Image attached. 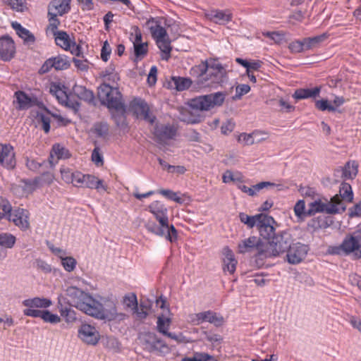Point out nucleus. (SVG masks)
Listing matches in <instances>:
<instances>
[{
  "mask_svg": "<svg viewBox=\"0 0 361 361\" xmlns=\"http://www.w3.org/2000/svg\"><path fill=\"white\" fill-rule=\"evenodd\" d=\"M238 249L240 253H245L255 250L257 251L255 256L257 258L259 259L265 258L259 255L260 251L264 250L262 247L260 239L257 237L251 236L244 240H242V242L238 245Z\"/></svg>",
  "mask_w": 361,
  "mask_h": 361,
  "instance_id": "19",
  "label": "nucleus"
},
{
  "mask_svg": "<svg viewBox=\"0 0 361 361\" xmlns=\"http://www.w3.org/2000/svg\"><path fill=\"white\" fill-rule=\"evenodd\" d=\"M75 187H85L90 189H96L98 191H106L107 186L104 184L102 180L90 174H83L81 172L77 174Z\"/></svg>",
  "mask_w": 361,
  "mask_h": 361,
  "instance_id": "13",
  "label": "nucleus"
},
{
  "mask_svg": "<svg viewBox=\"0 0 361 361\" xmlns=\"http://www.w3.org/2000/svg\"><path fill=\"white\" fill-rule=\"evenodd\" d=\"M73 92L78 99L89 104H92L94 102V92L92 90H87L85 86L75 85L73 87Z\"/></svg>",
  "mask_w": 361,
  "mask_h": 361,
  "instance_id": "29",
  "label": "nucleus"
},
{
  "mask_svg": "<svg viewBox=\"0 0 361 361\" xmlns=\"http://www.w3.org/2000/svg\"><path fill=\"white\" fill-rule=\"evenodd\" d=\"M190 318L191 322L196 325L204 322H208L216 327H220L225 322V319L223 316L211 310L193 314L190 316Z\"/></svg>",
  "mask_w": 361,
  "mask_h": 361,
  "instance_id": "12",
  "label": "nucleus"
},
{
  "mask_svg": "<svg viewBox=\"0 0 361 361\" xmlns=\"http://www.w3.org/2000/svg\"><path fill=\"white\" fill-rule=\"evenodd\" d=\"M176 133V129L169 125H156L154 129V135L159 141L172 139Z\"/></svg>",
  "mask_w": 361,
  "mask_h": 361,
  "instance_id": "27",
  "label": "nucleus"
},
{
  "mask_svg": "<svg viewBox=\"0 0 361 361\" xmlns=\"http://www.w3.org/2000/svg\"><path fill=\"white\" fill-rule=\"evenodd\" d=\"M257 133L255 132L250 134L241 133L238 137V141L246 145H252L255 143L253 135H257Z\"/></svg>",
  "mask_w": 361,
  "mask_h": 361,
  "instance_id": "64",
  "label": "nucleus"
},
{
  "mask_svg": "<svg viewBox=\"0 0 361 361\" xmlns=\"http://www.w3.org/2000/svg\"><path fill=\"white\" fill-rule=\"evenodd\" d=\"M309 207L307 211L309 216L319 212H325L329 214H338L344 212L346 208L345 203L339 202L338 196H334L330 201L327 200H325V201L322 200H314L309 204Z\"/></svg>",
  "mask_w": 361,
  "mask_h": 361,
  "instance_id": "7",
  "label": "nucleus"
},
{
  "mask_svg": "<svg viewBox=\"0 0 361 361\" xmlns=\"http://www.w3.org/2000/svg\"><path fill=\"white\" fill-rule=\"evenodd\" d=\"M0 164L7 169H13L16 166L15 152L10 144L0 143Z\"/></svg>",
  "mask_w": 361,
  "mask_h": 361,
  "instance_id": "17",
  "label": "nucleus"
},
{
  "mask_svg": "<svg viewBox=\"0 0 361 361\" xmlns=\"http://www.w3.org/2000/svg\"><path fill=\"white\" fill-rule=\"evenodd\" d=\"M212 61L209 63L207 61H202L199 65L195 66L190 70V74L197 78V82L198 85L202 86V83H204L207 80L209 69L210 68V64Z\"/></svg>",
  "mask_w": 361,
  "mask_h": 361,
  "instance_id": "25",
  "label": "nucleus"
},
{
  "mask_svg": "<svg viewBox=\"0 0 361 361\" xmlns=\"http://www.w3.org/2000/svg\"><path fill=\"white\" fill-rule=\"evenodd\" d=\"M294 212L295 216L300 220L308 216L305 211V202L304 200H298L294 206Z\"/></svg>",
  "mask_w": 361,
  "mask_h": 361,
  "instance_id": "54",
  "label": "nucleus"
},
{
  "mask_svg": "<svg viewBox=\"0 0 361 361\" xmlns=\"http://www.w3.org/2000/svg\"><path fill=\"white\" fill-rule=\"evenodd\" d=\"M205 17L219 25H225L232 20L233 15L229 10H211L205 13Z\"/></svg>",
  "mask_w": 361,
  "mask_h": 361,
  "instance_id": "22",
  "label": "nucleus"
},
{
  "mask_svg": "<svg viewBox=\"0 0 361 361\" xmlns=\"http://www.w3.org/2000/svg\"><path fill=\"white\" fill-rule=\"evenodd\" d=\"M192 84L190 79L187 78L176 77L171 78L170 85L174 87L178 91H183L188 89Z\"/></svg>",
  "mask_w": 361,
  "mask_h": 361,
  "instance_id": "38",
  "label": "nucleus"
},
{
  "mask_svg": "<svg viewBox=\"0 0 361 361\" xmlns=\"http://www.w3.org/2000/svg\"><path fill=\"white\" fill-rule=\"evenodd\" d=\"M57 307L62 317L67 323H73L76 321V312L71 308L69 304L65 302V298L59 297Z\"/></svg>",
  "mask_w": 361,
  "mask_h": 361,
  "instance_id": "24",
  "label": "nucleus"
},
{
  "mask_svg": "<svg viewBox=\"0 0 361 361\" xmlns=\"http://www.w3.org/2000/svg\"><path fill=\"white\" fill-rule=\"evenodd\" d=\"M17 106L16 108L18 110H25L32 106V99L24 92L17 91L15 92Z\"/></svg>",
  "mask_w": 361,
  "mask_h": 361,
  "instance_id": "33",
  "label": "nucleus"
},
{
  "mask_svg": "<svg viewBox=\"0 0 361 361\" xmlns=\"http://www.w3.org/2000/svg\"><path fill=\"white\" fill-rule=\"evenodd\" d=\"M109 111L116 126L122 130L126 129L128 128V123L126 121V106L125 103L122 104L121 109H112Z\"/></svg>",
  "mask_w": 361,
  "mask_h": 361,
  "instance_id": "26",
  "label": "nucleus"
},
{
  "mask_svg": "<svg viewBox=\"0 0 361 361\" xmlns=\"http://www.w3.org/2000/svg\"><path fill=\"white\" fill-rule=\"evenodd\" d=\"M171 320L169 317H164L163 314L157 317V329L161 334H164L169 331L171 326Z\"/></svg>",
  "mask_w": 361,
  "mask_h": 361,
  "instance_id": "44",
  "label": "nucleus"
},
{
  "mask_svg": "<svg viewBox=\"0 0 361 361\" xmlns=\"http://www.w3.org/2000/svg\"><path fill=\"white\" fill-rule=\"evenodd\" d=\"M11 26L16 30L17 35L23 39L24 43L30 44L35 42V37L34 35L27 29L23 27L19 23L13 22Z\"/></svg>",
  "mask_w": 361,
  "mask_h": 361,
  "instance_id": "32",
  "label": "nucleus"
},
{
  "mask_svg": "<svg viewBox=\"0 0 361 361\" xmlns=\"http://www.w3.org/2000/svg\"><path fill=\"white\" fill-rule=\"evenodd\" d=\"M53 66L56 70H65L68 68L70 63L65 56L51 57Z\"/></svg>",
  "mask_w": 361,
  "mask_h": 361,
  "instance_id": "47",
  "label": "nucleus"
},
{
  "mask_svg": "<svg viewBox=\"0 0 361 361\" xmlns=\"http://www.w3.org/2000/svg\"><path fill=\"white\" fill-rule=\"evenodd\" d=\"M156 43L161 51V59L168 61L171 57V51L172 50L169 37H168L165 39L157 40Z\"/></svg>",
  "mask_w": 361,
  "mask_h": 361,
  "instance_id": "37",
  "label": "nucleus"
},
{
  "mask_svg": "<svg viewBox=\"0 0 361 361\" xmlns=\"http://www.w3.org/2000/svg\"><path fill=\"white\" fill-rule=\"evenodd\" d=\"M78 338L87 345H96L100 339V334L94 326L83 324L78 329Z\"/></svg>",
  "mask_w": 361,
  "mask_h": 361,
  "instance_id": "15",
  "label": "nucleus"
},
{
  "mask_svg": "<svg viewBox=\"0 0 361 361\" xmlns=\"http://www.w3.org/2000/svg\"><path fill=\"white\" fill-rule=\"evenodd\" d=\"M61 264L66 271L71 272L75 267L76 260L72 257H61Z\"/></svg>",
  "mask_w": 361,
  "mask_h": 361,
  "instance_id": "61",
  "label": "nucleus"
},
{
  "mask_svg": "<svg viewBox=\"0 0 361 361\" xmlns=\"http://www.w3.org/2000/svg\"><path fill=\"white\" fill-rule=\"evenodd\" d=\"M16 241V238L13 235L8 233H0V246L11 249L14 246Z\"/></svg>",
  "mask_w": 361,
  "mask_h": 361,
  "instance_id": "46",
  "label": "nucleus"
},
{
  "mask_svg": "<svg viewBox=\"0 0 361 361\" xmlns=\"http://www.w3.org/2000/svg\"><path fill=\"white\" fill-rule=\"evenodd\" d=\"M149 211L154 215L161 226H167L168 209L164 204L159 201H154L149 206Z\"/></svg>",
  "mask_w": 361,
  "mask_h": 361,
  "instance_id": "21",
  "label": "nucleus"
},
{
  "mask_svg": "<svg viewBox=\"0 0 361 361\" xmlns=\"http://www.w3.org/2000/svg\"><path fill=\"white\" fill-rule=\"evenodd\" d=\"M38 183V178L20 179L18 183L12 184L11 190L18 197H27L36 190Z\"/></svg>",
  "mask_w": 361,
  "mask_h": 361,
  "instance_id": "11",
  "label": "nucleus"
},
{
  "mask_svg": "<svg viewBox=\"0 0 361 361\" xmlns=\"http://www.w3.org/2000/svg\"><path fill=\"white\" fill-rule=\"evenodd\" d=\"M288 48L293 53H300L306 51L303 39L292 42L289 44Z\"/></svg>",
  "mask_w": 361,
  "mask_h": 361,
  "instance_id": "60",
  "label": "nucleus"
},
{
  "mask_svg": "<svg viewBox=\"0 0 361 361\" xmlns=\"http://www.w3.org/2000/svg\"><path fill=\"white\" fill-rule=\"evenodd\" d=\"M22 304L27 307L23 310V314L27 317H31V315L27 314V312L40 311L39 310H37V308H48L52 305V302L49 298L35 297L24 300Z\"/></svg>",
  "mask_w": 361,
  "mask_h": 361,
  "instance_id": "18",
  "label": "nucleus"
},
{
  "mask_svg": "<svg viewBox=\"0 0 361 361\" xmlns=\"http://www.w3.org/2000/svg\"><path fill=\"white\" fill-rule=\"evenodd\" d=\"M239 218L242 223H244L250 228L257 226L259 220L257 214L255 216H248L245 213H240Z\"/></svg>",
  "mask_w": 361,
  "mask_h": 361,
  "instance_id": "48",
  "label": "nucleus"
},
{
  "mask_svg": "<svg viewBox=\"0 0 361 361\" xmlns=\"http://www.w3.org/2000/svg\"><path fill=\"white\" fill-rule=\"evenodd\" d=\"M329 37L327 33H323L320 35L314 36L312 37L303 38L305 43V48L306 51L315 49L324 41Z\"/></svg>",
  "mask_w": 361,
  "mask_h": 361,
  "instance_id": "35",
  "label": "nucleus"
},
{
  "mask_svg": "<svg viewBox=\"0 0 361 361\" xmlns=\"http://www.w3.org/2000/svg\"><path fill=\"white\" fill-rule=\"evenodd\" d=\"M92 131L99 137L106 138L109 133V127L106 122H97L94 124Z\"/></svg>",
  "mask_w": 361,
  "mask_h": 361,
  "instance_id": "40",
  "label": "nucleus"
},
{
  "mask_svg": "<svg viewBox=\"0 0 361 361\" xmlns=\"http://www.w3.org/2000/svg\"><path fill=\"white\" fill-rule=\"evenodd\" d=\"M53 35L58 46L66 50L70 48L69 36L65 31H60L54 33Z\"/></svg>",
  "mask_w": 361,
  "mask_h": 361,
  "instance_id": "42",
  "label": "nucleus"
},
{
  "mask_svg": "<svg viewBox=\"0 0 361 361\" xmlns=\"http://www.w3.org/2000/svg\"><path fill=\"white\" fill-rule=\"evenodd\" d=\"M224 258L223 259L224 271H228L230 274H233L235 271L237 261L235 260L233 252L228 248L224 249Z\"/></svg>",
  "mask_w": 361,
  "mask_h": 361,
  "instance_id": "31",
  "label": "nucleus"
},
{
  "mask_svg": "<svg viewBox=\"0 0 361 361\" xmlns=\"http://www.w3.org/2000/svg\"><path fill=\"white\" fill-rule=\"evenodd\" d=\"M238 188L243 192L248 194L250 196H254L256 195L257 191H259L264 188H276L277 191L281 190L283 189V185L281 184H275L271 182H260L255 185H252L251 188H249L245 185H238Z\"/></svg>",
  "mask_w": 361,
  "mask_h": 361,
  "instance_id": "23",
  "label": "nucleus"
},
{
  "mask_svg": "<svg viewBox=\"0 0 361 361\" xmlns=\"http://www.w3.org/2000/svg\"><path fill=\"white\" fill-rule=\"evenodd\" d=\"M16 53L13 40L9 36L0 38V57L3 61H10Z\"/></svg>",
  "mask_w": 361,
  "mask_h": 361,
  "instance_id": "20",
  "label": "nucleus"
},
{
  "mask_svg": "<svg viewBox=\"0 0 361 361\" xmlns=\"http://www.w3.org/2000/svg\"><path fill=\"white\" fill-rule=\"evenodd\" d=\"M334 221L331 216H319L312 219L307 224V227L312 231L325 229L332 225Z\"/></svg>",
  "mask_w": 361,
  "mask_h": 361,
  "instance_id": "28",
  "label": "nucleus"
},
{
  "mask_svg": "<svg viewBox=\"0 0 361 361\" xmlns=\"http://www.w3.org/2000/svg\"><path fill=\"white\" fill-rule=\"evenodd\" d=\"M226 96V93L218 92L192 99L189 102L190 110L183 108L180 109L179 119L187 123H198L202 121V116L197 111H208L216 106H221Z\"/></svg>",
  "mask_w": 361,
  "mask_h": 361,
  "instance_id": "2",
  "label": "nucleus"
},
{
  "mask_svg": "<svg viewBox=\"0 0 361 361\" xmlns=\"http://www.w3.org/2000/svg\"><path fill=\"white\" fill-rule=\"evenodd\" d=\"M137 339L142 348L149 353L165 355L170 352L168 345L154 332H141Z\"/></svg>",
  "mask_w": 361,
  "mask_h": 361,
  "instance_id": "5",
  "label": "nucleus"
},
{
  "mask_svg": "<svg viewBox=\"0 0 361 361\" xmlns=\"http://www.w3.org/2000/svg\"><path fill=\"white\" fill-rule=\"evenodd\" d=\"M207 80L202 83L203 87H216L223 86L228 81V76L225 68L219 63L212 61L207 74Z\"/></svg>",
  "mask_w": 361,
  "mask_h": 361,
  "instance_id": "8",
  "label": "nucleus"
},
{
  "mask_svg": "<svg viewBox=\"0 0 361 361\" xmlns=\"http://www.w3.org/2000/svg\"><path fill=\"white\" fill-rule=\"evenodd\" d=\"M50 92L56 97L59 102L61 104L65 100H67V97L69 95L59 85H55L51 87Z\"/></svg>",
  "mask_w": 361,
  "mask_h": 361,
  "instance_id": "53",
  "label": "nucleus"
},
{
  "mask_svg": "<svg viewBox=\"0 0 361 361\" xmlns=\"http://www.w3.org/2000/svg\"><path fill=\"white\" fill-rule=\"evenodd\" d=\"M123 302L128 307L135 309L136 310V311H137V297L135 294L125 296L123 299ZM137 312L139 314H143V317H145L147 314V313L145 312Z\"/></svg>",
  "mask_w": 361,
  "mask_h": 361,
  "instance_id": "50",
  "label": "nucleus"
},
{
  "mask_svg": "<svg viewBox=\"0 0 361 361\" xmlns=\"http://www.w3.org/2000/svg\"><path fill=\"white\" fill-rule=\"evenodd\" d=\"M29 212L23 208L11 209L9 212L8 220L13 222V224L22 230H26L30 227L29 223Z\"/></svg>",
  "mask_w": 361,
  "mask_h": 361,
  "instance_id": "16",
  "label": "nucleus"
},
{
  "mask_svg": "<svg viewBox=\"0 0 361 361\" xmlns=\"http://www.w3.org/2000/svg\"><path fill=\"white\" fill-rule=\"evenodd\" d=\"M335 196L338 197V200L341 202L344 203L345 201L351 202L353 199V193L350 185L343 182L340 186L339 194H336Z\"/></svg>",
  "mask_w": 361,
  "mask_h": 361,
  "instance_id": "34",
  "label": "nucleus"
},
{
  "mask_svg": "<svg viewBox=\"0 0 361 361\" xmlns=\"http://www.w3.org/2000/svg\"><path fill=\"white\" fill-rule=\"evenodd\" d=\"M129 111H132L137 118H142L150 124H153L156 120L155 116L150 114L147 102L140 98H135L130 102Z\"/></svg>",
  "mask_w": 361,
  "mask_h": 361,
  "instance_id": "9",
  "label": "nucleus"
},
{
  "mask_svg": "<svg viewBox=\"0 0 361 361\" xmlns=\"http://www.w3.org/2000/svg\"><path fill=\"white\" fill-rule=\"evenodd\" d=\"M308 250L307 245L305 244L301 243H292L286 252L288 262L291 264H299L305 258Z\"/></svg>",
  "mask_w": 361,
  "mask_h": 361,
  "instance_id": "14",
  "label": "nucleus"
},
{
  "mask_svg": "<svg viewBox=\"0 0 361 361\" xmlns=\"http://www.w3.org/2000/svg\"><path fill=\"white\" fill-rule=\"evenodd\" d=\"M27 314L31 315V317H40L44 322L50 324H58L61 321L59 315L53 314L49 310L29 311Z\"/></svg>",
  "mask_w": 361,
  "mask_h": 361,
  "instance_id": "30",
  "label": "nucleus"
},
{
  "mask_svg": "<svg viewBox=\"0 0 361 361\" xmlns=\"http://www.w3.org/2000/svg\"><path fill=\"white\" fill-rule=\"evenodd\" d=\"M66 292L73 306L95 319L121 322L126 317V314L117 312L116 305L112 301L102 304L89 293L74 286L68 288Z\"/></svg>",
  "mask_w": 361,
  "mask_h": 361,
  "instance_id": "1",
  "label": "nucleus"
},
{
  "mask_svg": "<svg viewBox=\"0 0 361 361\" xmlns=\"http://www.w3.org/2000/svg\"><path fill=\"white\" fill-rule=\"evenodd\" d=\"M146 228L148 231L154 233L155 235L159 236L164 235V228H167L166 226H163L159 224V226L157 225L154 222H147L145 225Z\"/></svg>",
  "mask_w": 361,
  "mask_h": 361,
  "instance_id": "56",
  "label": "nucleus"
},
{
  "mask_svg": "<svg viewBox=\"0 0 361 361\" xmlns=\"http://www.w3.org/2000/svg\"><path fill=\"white\" fill-rule=\"evenodd\" d=\"M133 46L136 59L141 60L147 54V43H133Z\"/></svg>",
  "mask_w": 361,
  "mask_h": 361,
  "instance_id": "51",
  "label": "nucleus"
},
{
  "mask_svg": "<svg viewBox=\"0 0 361 361\" xmlns=\"http://www.w3.org/2000/svg\"><path fill=\"white\" fill-rule=\"evenodd\" d=\"M54 155L56 156L57 159H66L69 157L68 151L60 145H54L52 147L51 152V157L53 158Z\"/></svg>",
  "mask_w": 361,
  "mask_h": 361,
  "instance_id": "52",
  "label": "nucleus"
},
{
  "mask_svg": "<svg viewBox=\"0 0 361 361\" xmlns=\"http://www.w3.org/2000/svg\"><path fill=\"white\" fill-rule=\"evenodd\" d=\"M97 96L101 104L109 110L112 109H121L124 103L123 96L117 87L104 82L97 89Z\"/></svg>",
  "mask_w": 361,
  "mask_h": 361,
  "instance_id": "3",
  "label": "nucleus"
},
{
  "mask_svg": "<svg viewBox=\"0 0 361 361\" xmlns=\"http://www.w3.org/2000/svg\"><path fill=\"white\" fill-rule=\"evenodd\" d=\"M291 244L290 233L287 231H281L269 242V247L266 250H261L259 255L267 258L277 257L286 252Z\"/></svg>",
  "mask_w": 361,
  "mask_h": 361,
  "instance_id": "4",
  "label": "nucleus"
},
{
  "mask_svg": "<svg viewBox=\"0 0 361 361\" xmlns=\"http://www.w3.org/2000/svg\"><path fill=\"white\" fill-rule=\"evenodd\" d=\"M62 105H64L65 106L72 109L74 113H77L80 106V102L75 100L71 94L67 97V100H65L62 103Z\"/></svg>",
  "mask_w": 361,
  "mask_h": 361,
  "instance_id": "59",
  "label": "nucleus"
},
{
  "mask_svg": "<svg viewBox=\"0 0 361 361\" xmlns=\"http://www.w3.org/2000/svg\"><path fill=\"white\" fill-rule=\"evenodd\" d=\"M250 90V87L247 84L239 85L235 88V94L233 97V99H240L241 97Z\"/></svg>",
  "mask_w": 361,
  "mask_h": 361,
  "instance_id": "63",
  "label": "nucleus"
},
{
  "mask_svg": "<svg viewBox=\"0 0 361 361\" xmlns=\"http://www.w3.org/2000/svg\"><path fill=\"white\" fill-rule=\"evenodd\" d=\"M320 91L321 87H315L313 89H298L295 90L293 97L298 100L316 97L319 94Z\"/></svg>",
  "mask_w": 361,
  "mask_h": 361,
  "instance_id": "36",
  "label": "nucleus"
},
{
  "mask_svg": "<svg viewBox=\"0 0 361 361\" xmlns=\"http://www.w3.org/2000/svg\"><path fill=\"white\" fill-rule=\"evenodd\" d=\"M149 30L152 37L155 39L156 42H157V40H161L169 37L166 29L159 24H157L154 26H151Z\"/></svg>",
  "mask_w": 361,
  "mask_h": 361,
  "instance_id": "45",
  "label": "nucleus"
},
{
  "mask_svg": "<svg viewBox=\"0 0 361 361\" xmlns=\"http://www.w3.org/2000/svg\"><path fill=\"white\" fill-rule=\"evenodd\" d=\"M352 254L355 259H361V225L353 234L346 235L338 247L333 248L334 254Z\"/></svg>",
  "mask_w": 361,
  "mask_h": 361,
  "instance_id": "6",
  "label": "nucleus"
},
{
  "mask_svg": "<svg viewBox=\"0 0 361 361\" xmlns=\"http://www.w3.org/2000/svg\"><path fill=\"white\" fill-rule=\"evenodd\" d=\"M62 179L67 183H72L75 186L77 174L79 171H73L68 167H62L60 169Z\"/></svg>",
  "mask_w": 361,
  "mask_h": 361,
  "instance_id": "41",
  "label": "nucleus"
},
{
  "mask_svg": "<svg viewBox=\"0 0 361 361\" xmlns=\"http://www.w3.org/2000/svg\"><path fill=\"white\" fill-rule=\"evenodd\" d=\"M10 212H11L10 202L7 200L0 197V221L4 218L8 219Z\"/></svg>",
  "mask_w": 361,
  "mask_h": 361,
  "instance_id": "55",
  "label": "nucleus"
},
{
  "mask_svg": "<svg viewBox=\"0 0 361 361\" xmlns=\"http://www.w3.org/2000/svg\"><path fill=\"white\" fill-rule=\"evenodd\" d=\"M315 107L319 111H335L336 107L331 105L327 99H320L315 101Z\"/></svg>",
  "mask_w": 361,
  "mask_h": 361,
  "instance_id": "58",
  "label": "nucleus"
},
{
  "mask_svg": "<svg viewBox=\"0 0 361 361\" xmlns=\"http://www.w3.org/2000/svg\"><path fill=\"white\" fill-rule=\"evenodd\" d=\"M70 0H54L51 2V8L49 10L51 11L52 8H54L56 11L55 13L63 16L70 11Z\"/></svg>",
  "mask_w": 361,
  "mask_h": 361,
  "instance_id": "39",
  "label": "nucleus"
},
{
  "mask_svg": "<svg viewBox=\"0 0 361 361\" xmlns=\"http://www.w3.org/2000/svg\"><path fill=\"white\" fill-rule=\"evenodd\" d=\"M48 16H49V24L47 30H49L52 35L59 32L57 28L60 24L59 20L57 18V13H54L51 11H49Z\"/></svg>",
  "mask_w": 361,
  "mask_h": 361,
  "instance_id": "49",
  "label": "nucleus"
},
{
  "mask_svg": "<svg viewBox=\"0 0 361 361\" xmlns=\"http://www.w3.org/2000/svg\"><path fill=\"white\" fill-rule=\"evenodd\" d=\"M102 76L105 80H110L111 76H113V82H116L120 80L118 75L115 73V67L112 64H110V66L102 72Z\"/></svg>",
  "mask_w": 361,
  "mask_h": 361,
  "instance_id": "57",
  "label": "nucleus"
},
{
  "mask_svg": "<svg viewBox=\"0 0 361 361\" xmlns=\"http://www.w3.org/2000/svg\"><path fill=\"white\" fill-rule=\"evenodd\" d=\"M170 242H173L177 238V231L173 225L169 226L167 222V228H164V235Z\"/></svg>",
  "mask_w": 361,
  "mask_h": 361,
  "instance_id": "62",
  "label": "nucleus"
},
{
  "mask_svg": "<svg viewBox=\"0 0 361 361\" xmlns=\"http://www.w3.org/2000/svg\"><path fill=\"white\" fill-rule=\"evenodd\" d=\"M345 172V180L353 179L358 172V164L356 161H348L343 167Z\"/></svg>",
  "mask_w": 361,
  "mask_h": 361,
  "instance_id": "43",
  "label": "nucleus"
},
{
  "mask_svg": "<svg viewBox=\"0 0 361 361\" xmlns=\"http://www.w3.org/2000/svg\"><path fill=\"white\" fill-rule=\"evenodd\" d=\"M259 218L257 227L259 230L261 237L268 240L269 242L277 234L275 233L274 224H276L275 220L271 216L264 214H257Z\"/></svg>",
  "mask_w": 361,
  "mask_h": 361,
  "instance_id": "10",
  "label": "nucleus"
}]
</instances>
